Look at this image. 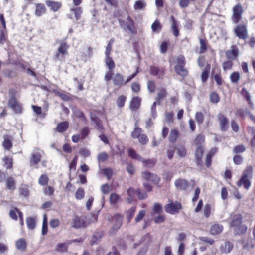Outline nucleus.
I'll return each instance as SVG.
<instances>
[{
  "mask_svg": "<svg viewBox=\"0 0 255 255\" xmlns=\"http://www.w3.org/2000/svg\"><path fill=\"white\" fill-rule=\"evenodd\" d=\"M223 229V227L221 225L214 224L210 229V233L213 235L218 234L222 231Z\"/></svg>",
  "mask_w": 255,
  "mask_h": 255,
  "instance_id": "nucleus-29",
  "label": "nucleus"
},
{
  "mask_svg": "<svg viewBox=\"0 0 255 255\" xmlns=\"http://www.w3.org/2000/svg\"><path fill=\"white\" fill-rule=\"evenodd\" d=\"M120 199L119 196L116 193H112L110 196V202L112 205L116 204L118 203Z\"/></svg>",
  "mask_w": 255,
  "mask_h": 255,
  "instance_id": "nucleus-48",
  "label": "nucleus"
},
{
  "mask_svg": "<svg viewBox=\"0 0 255 255\" xmlns=\"http://www.w3.org/2000/svg\"><path fill=\"white\" fill-rule=\"evenodd\" d=\"M89 224V223L86 220V218L84 216L75 217L73 219V227L75 228H85Z\"/></svg>",
  "mask_w": 255,
  "mask_h": 255,
  "instance_id": "nucleus-5",
  "label": "nucleus"
},
{
  "mask_svg": "<svg viewBox=\"0 0 255 255\" xmlns=\"http://www.w3.org/2000/svg\"><path fill=\"white\" fill-rule=\"evenodd\" d=\"M142 177L147 181H151L155 184H157L160 181V178L156 174L148 171L143 172Z\"/></svg>",
  "mask_w": 255,
  "mask_h": 255,
  "instance_id": "nucleus-6",
  "label": "nucleus"
},
{
  "mask_svg": "<svg viewBox=\"0 0 255 255\" xmlns=\"http://www.w3.org/2000/svg\"><path fill=\"white\" fill-rule=\"evenodd\" d=\"M69 46L66 42L60 44L57 51L53 56V59L55 61H62L65 59V56L68 55Z\"/></svg>",
  "mask_w": 255,
  "mask_h": 255,
  "instance_id": "nucleus-1",
  "label": "nucleus"
},
{
  "mask_svg": "<svg viewBox=\"0 0 255 255\" xmlns=\"http://www.w3.org/2000/svg\"><path fill=\"white\" fill-rule=\"evenodd\" d=\"M169 203L165 206V210L167 213L171 214H174L179 213L182 209V205L180 202L175 201L173 202L171 200H169Z\"/></svg>",
  "mask_w": 255,
  "mask_h": 255,
  "instance_id": "nucleus-2",
  "label": "nucleus"
},
{
  "mask_svg": "<svg viewBox=\"0 0 255 255\" xmlns=\"http://www.w3.org/2000/svg\"><path fill=\"white\" fill-rule=\"evenodd\" d=\"M187 153V150L183 146H180L177 148V154L181 157H184Z\"/></svg>",
  "mask_w": 255,
  "mask_h": 255,
  "instance_id": "nucleus-57",
  "label": "nucleus"
},
{
  "mask_svg": "<svg viewBox=\"0 0 255 255\" xmlns=\"http://www.w3.org/2000/svg\"><path fill=\"white\" fill-rule=\"evenodd\" d=\"M210 100L212 103L216 104L219 102L220 97L216 92L213 91L210 94Z\"/></svg>",
  "mask_w": 255,
  "mask_h": 255,
  "instance_id": "nucleus-40",
  "label": "nucleus"
},
{
  "mask_svg": "<svg viewBox=\"0 0 255 255\" xmlns=\"http://www.w3.org/2000/svg\"><path fill=\"white\" fill-rule=\"evenodd\" d=\"M113 84L119 87H121L125 85V82L124 80V76L120 73L115 74L113 78Z\"/></svg>",
  "mask_w": 255,
  "mask_h": 255,
  "instance_id": "nucleus-10",
  "label": "nucleus"
},
{
  "mask_svg": "<svg viewBox=\"0 0 255 255\" xmlns=\"http://www.w3.org/2000/svg\"><path fill=\"white\" fill-rule=\"evenodd\" d=\"M147 89L149 92L153 93L155 91V84L154 81L149 80L147 82Z\"/></svg>",
  "mask_w": 255,
  "mask_h": 255,
  "instance_id": "nucleus-58",
  "label": "nucleus"
},
{
  "mask_svg": "<svg viewBox=\"0 0 255 255\" xmlns=\"http://www.w3.org/2000/svg\"><path fill=\"white\" fill-rule=\"evenodd\" d=\"M68 244L66 243L58 244L56 246L55 251L60 252H66L68 248Z\"/></svg>",
  "mask_w": 255,
  "mask_h": 255,
  "instance_id": "nucleus-44",
  "label": "nucleus"
},
{
  "mask_svg": "<svg viewBox=\"0 0 255 255\" xmlns=\"http://www.w3.org/2000/svg\"><path fill=\"white\" fill-rule=\"evenodd\" d=\"M251 181L247 177L241 176L240 179L237 182L236 185L238 187H241L242 185L246 190H248L251 186Z\"/></svg>",
  "mask_w": 255,
  "mask_h": 255,
  "instance_id": "nucleus-15",
  "label": "nucleus"
},
{
  "mask_svg": "<svg viewBox=\"0 0 255 255\" xmlns=\"http://www.w3.org/2000/svg\"><path fill=\"white\" fill-rule=\"evenodd\" d=\"M205 137L202 134H198L195 138L194 143L197 146L201 145V144L204 142Z\"/></svg>",
  "mask_w": 255,
  "mask_h": 255,
  "instance_id": "nucleus-51",
  "label": "nucleus"
},
{
  "mask_svg": "<svg viewBox=\"0 0 255 255\" xmlns=\"http://www.w3.org/2000/svg\"><path fill=\"white\" fill-rule=\"evenodd\" d=\"M220 129L222 131L227 130L229 127V120L223 115H220L218 117Z\"/></svg>",
  "mask_w": 255,
  "mask_h": 255,
  "instance_id": "nucleus-12",
  "label": "nucleus"
},
{
  "mask_svg": "<svg viewBox=\"0 0 255 255\" xmlns=\"http://www.w3.org/2000/svg\"><path fill=\"white\" fill-rule=\"evenodd\" d=\"M41 156L38 152H33L31 153V157L30 159V164L31 165L36 164L41 160Z\"/></svg>",
  "mask_w": 255,
  "mask_h": 255,
  "instance_id": "nucleus-21",
  "label": "nucleus"
},
{
  "mask_svg": "<svg viewBox=\"0 0 255 255\" xmlns=\"http://www.w3.org/2000/svg\"><path fill=\"white\" fill-rule=\"evenodd\" d=\"M136 211V207L133 206L131 207L127 213V218L128 222H130L133 218L134 213Z\"/></svg>",
  "mask_w": 255,
  "mask_h": 255,
  "instance_id": "nucleus-35",
  "label": "nucleus"
},
{
  "mask_svg": "<svg viewBox=\"0 0 255 255\" xmlns=\"http://www.w3.org/2000/svg\"><path fill=\"white\" fill-rule=\"evenodd\" d=\"M244 10L243 7L240 4L235 5L233 8V15L232 19L234 23L239 22L242 18Z\"/></svg>",
  "mask_w": 255,
  "mask_h": 255,
  "instance_id": "nucleus-4",
  "label": "nucleus"
},
{
  "mask_svg": "<svg viewBox=\"0 0 255 255\" xmlns=\"http://www.w3.org/2000/svg\"><path fill=\"white\" fill-rule=\"evenodd\" d=\"M166 94V91L165 89L162 88L160 90V92L157 94L156 97V100L158 102V105H160V101L162 100L163 98L165 96Z\"/></svg>",
  "mask_w": 255,
  "mask_h": 255,
  "instance_id": "nucleus-43",
  "label": "nucleus"
},
{
  "mask_svg": "<svg viewBox=\"0 0 255 255\" xmlns=\"http://www.w3.org/2000/svg\"><path fill=\"white\" fill-rule=\"evenodd\" d=\"M16 246L18 250L21 251H25L26 248L25 240H17L16 242Z\"/></svg>",
  "mask_w": 255,
  "mask_h": 255,
  "instance_id": "nucleus-41",
  "label": "nucleus"
},
{
  "mask_svg": "<svg viewBox=\"0 0 255 255\" xmlns=\"http://www.w3.org/2000/svg\"><path fill=\"white\" fill-rule=\"evenodd\" d=\"M108 155L105 152L100 153L97 156V159L99 162H105L108 159Z\"/></svg>",
  "mask_w": 255,
  "mask_h": 255,
  "instance_id": "nucleus-52",
  "label": "nucleus"
},
{
  "mask_svg": "<svg viewBox=\"0 0 255 255\" xmlns=\"http://www.w3.org/2000/svg\"><path fill=\"white\" fill-rule=\"evenodd\" d=\"M126 100V97L124 95H121L120 96L116 102V103L117 104V106L120 107L122 108L124 107L125 105V102Z\"/></svg>",
  "mask_w": 255,
  "mask_h": 255,
  "instance_id": "nucleus-50",
  "label": "nucleus"
},
{
  "mask_svg": "<svg viewBox=\"0 0 255 255\" xmlns=\"http://www.w3.org/2000/svg\"><path fill=\"white\" fill-rule=\"evenodd\" d=\"M153 211L157 214L161 213L163 211L162 205L158 203H155L153 206Z\"/></svg>",
  "mask_w": 255,
  "mask_h": 255,
  "instance_id": "nucleus-55",
  "label": "nucleus"
},
{
  "mask_svg": "<svg viewBox=\"0 0 255 255\" xmlns=\"http://www.w3.org/2000/svg\"><path fill=\"white\" fill-rule=\"evenodd\" d=\"M49 178L46 174H42L39 178L38 182L41 185H46L47 184Z\"/></svg>",
  "mask_w": 255,
  "mask_h": 255,
  "instance_id": "nucleus-49",
  "label": "nucleus"
},
{
  "mask_svg": "<svg viewBox=\"0 0 255 255\" xmlns=\"http://www.w3.org/2000/svg\"><path fill=\"white\" fill-rule=\"evenodd\" d=\"M155 164V162L153 159H145L144 162H143L144 166L149 168L153 167L154 166Z\"/></svg>",
  "mask_w": 255,
  "mask_h": 255,
  "instance_id": "nucleus-63",
  "label": "nucleus"
},
{
  "mask_svg": "<svg viewBox=\"0 0 255 255\" xmlns=\"http://www.w3.org/2000/svg\"><path fill=\"white\" fill-rule=\"evenodd\" d=\"M69 123L68 122L65 121L59 123L56 127L57 130L60 133L65 131L68 128Z\"/></svg>",
  "mask_w": 255,
  "mask_h": 255,
  "instance_id": "nucleus-27",
  "label": "nucleus"
},
{
  "mask_svg": "<svg viewBox=\"0 0 255 255\" xmlns=\"http://www.w3.org/2000/svg\"><path fill=\"white\" fill-rule=\"evenodd\" d=\"M150 73L153 76H157L158 78H163L164 75V69L155 66H151L150 68Z\"/></svg>",
  "mask_w": 255,
  "mask_h": 255,
  "instance_id": "nucleus-9",
  "label": "nucleus"
},
{
  "mask_svg": "<svg viewBox=\"0 0 255 255\" xmlns=\"http://www.w3.org/2000/svg\"><path fill=\"white\" fill-rule=\"evenodd\" d=\"M170 19L172 21L171 30L172 33L175 37H178L179 35V31L178 29V22L174 18L173 16H171Z\"/></svg>",
  "mask_w": 255,
  "mask_h": 255,
  "instance_id": "nucleus-19",
  "label": "nucleus"
},
{
  "mask_svg": "<svg viewBox=\"0 0 255 255\" xmlns=\"http://www.w3.org/2000/svg\"><path fill=\"white\" fill-rule=\"evenodd\" d=\"M123 220V216L119 214H116L112 218V222L114 225L112 230L114 232L117 231L121 226Z\"/></svg>",
  "mask_w": 255,
  "mask_h": 255,
  "instance_id": "nucleus-8",
  "label": "nucleus"
},
{
  "mask_svg": "<svg viewBox=\"0 0 255 255\" xmlns=\"http://www.w3.org/2000/svg\"><path fill=\"white\" fill-rule=\"evenodd\" d=\"M241 95L246 99L248 102L249 104L251 103L250 95L248 91L245 88H242L241 92Z\"/></svg>",
  "mask_w": 255,
  "mask_h": 255,
  "instance_id": "nucleus-53",
  "label": "nucleus"
},
{
  "mask_svg": "<svg viewBox=\"0 0 255 255\" xmlns=\"http://www.w3.org/2000/svg\"><path fill=\"white\" fill-rule=\"evenodd\" d=\"M204 152V147L202 145L197 146L195 152L196 163L197 166H201L202 165V158Z\"/></svg>",
  "mask_w": 255,
  "mask_h": 255,
  "instance_id": "nucleus-7",
  "label": "nucleus"
},
{
  "mask_svg": "<svg viewBox=\"0 0 255 255\" xmlns=\"http://www.w3.org/2000/svg\"><path fill=\"white\" fill-rule=\"evenodd\" d=\"M207 40L205 39H200V46L199 52L200 53H204L206 51L207 49Z\"/></svg>",
  "mask_w": 255,
  "mask_h": 255,
  "instance_id": "nucleus-38",
  "label": "nucleus"
},
{
  "mask_svg": "<svg viewBox=\"0 0 255 255\" xmlns=\"http://www.w3.org/2000/svg\"><path fill=\"white\" fill-rule=\"evenodd\" d=\"M253 169L252 166H247L244 170L242 176L251 178L253 174Z\"/></svg>",
  "mask_w": 255,
  "mask_h": 255,
  "instance_id": "nucleus-37",
  "label": "nucleus"
},
{
  "mask_svg": "<svg viewBox=\"0 0 255 255\" xmlns=\"http://www.w3.org/2000/svg\"><path fill=\"white\" fill-rule=\"evenodd\" d=\"M105 63L110 71H112L115 67V64L110 55L105 56Z\"/></svg>",
  "mask_w": 255,
  "mask_h": 255,
  "instance_id": "nucleus-25",
  "label": "nucleus"
},
{
  "mask_svg": "<svg viewBox=\"0 0 255 255\" xmlns=\"http://www.w3.org/2000/svg\"><path fill=\"white\" fill-rule=\"evenodd\" d=\"M242 223V217L240 215H235L233 217V219L230 223V226L231 227L236 228L241 225Z\"/></svg>",
  "mask_w": 255,
  "mask_h": 255,
  "instance_id": "nucleus-20",
  "label": "nucleus"
},
{
  "mask_svg": "<svg viewBox=\"0 0 255 255\" xmlns=\"http://www.w3.org/2000/svg\"><path fill=\"white\" fill-rule=\"evenodd\" d=\"M142 129L138 127L134 128L133 131L131 132V136L133 138L138 139L141 135Z\"/></svg>",
  "mask_w": 255,
  "mask_h": 255,
  "instance_id": "nucleus-36",
  "label": "nucleus"
},
{
  "mask_svg": "<svg viewBox=\"0 0 255 255\" xmlns=\"http://www.w3.org/2000/svg\"><path fill=\"white\" fill-rule=\"evenodd\" d=\"M189 185L188 181L184 179H179L175 181V186L178 190H185Z\"/></svg>",
  "mask_w": 255,
  "mask_h": 255,
  "instance_id": "nucleus-13",
  "label": "nucleus"
},
{
  "mask_svg": "<svg viewBox=\"0 0 255 255\" xmlns=\"http://www.w3.org/2000/svg\"><path fill=\"white\" fill-rule=\"evenodd\" d=\"M46 4L48 7H50L54 12L58 11L61 6L60 3L50 0L46 1Z\"/></svg>",
  "mask_w": 255,
  "mask_h": 255,
  "instance_id": "nucleus-22",
  "label": "nucleus"
},
{
  "mask_svg": "<svg viewBox=\"0 0 255 255\" xmlns=\"http://www.w3.org/2000/svg\"><path fill=\"white\" fill-rule=\"evenodd\" d=\"M247 230V226L242 224L234 229V233L235 235H243L246 233Z\"/></svg>",
  "mask_w": 255,
  "mask_h": 255,
  "instance_id": "nucleus-24",
  "label": "nucleus"
},
{
  "mask_svg": "<svg viewBox=\"0 0 255 255\" xmlns=\"http://www.w3.org/2000/svg\"><path fill=\"white\" fill-rule=\"evenodd\" d=\"M26 224L29 229H34L36 226V219L32 217H28L26 219Z\"/></svg>",
  "mask_w": 255,
  "mask_h": 255,
  "instance_id": "nucleus-30",
  "label": "nucleus"
},
{
  "mask_svg": "<svg viewBox=\"0 0 255 255\" xmlns=\"http://www.w3.org/2000/svg\"><path fill=\"white\" fill-rule=\"evenodd\" d=\"M248 131L252 136V139L250 142L251 145L252 146H255V128L249 127L248 128Z\"/></svg>",
  "mask_w": 255,
  "mask_h": 255,
  "instance_id": "nucleus-42",
  "label": "nucleus"
},
{
  "mask_svg": "<svg viewBox=\"0 0 255 255\" xmlns=\"http://www.w3.org/2000/svg\"><path fill=\"white\" fill-rule=\"evenodd\" d=\"M6 188L10 190H14L16 188V183L15 180L13 177H10L7 178L6 180Z\"/></svg>",
  "mask_w": 255,
  "mask_h": 255,
  "instance_id": "nucleus-28",
  "label": "nucleus"
},
{
  "mask_svg": "<svg viewBox=\"0 0 255 255\" xmlns=\"http://www.w3.org/2000/svg\"><path fill=\"white\" fill-rule=\"evenodd\" d=\"M230 78L232 83H237L240 79V73L238 72H234L231 74Z\"/></svg>",
  "mask_w": 255,
  "mask_h": 255,
  "instance_id": "nucleus-45",
  "label": "nucleus"
},
{
  "mask_svg": "<svg viewBox=\"0 0 255 255\" xmlns=\"http://www.w3.org/2000/svg\"><path fill=\"white\" fill-rule=\"evenodd\" d=\"M45 7L42 4H38L36 5V8L35 10V14L38 16H40L45 12Z\"/></svg>",
  "mask_w": 255,
  "mask_h": 255,
  "instance_id": "nucleus-32",
  "label": "nucleus"
},
{
  "mask_svg": "<svg viewBox=\"0 0 255 255\" xmlns=\"http://www.w3.org/2000/svg\"><path fill=\"white\" fill-rule=\"evenodd\" d=\"M246 148L243 145H239L234 147L233 152L235 154H238L244 152Z\"/></svg>",
  "mask_w": 255,
  "mask_h": 255,
  "instance_id": "nucleus-56",
  "label": "nucleus"
},
{
  "mask_svg": "<svg viewBox=\"0 0 255 255\" xmlns=\"http://www.w3.org/2000/svg\"><path fill=\"white\" fill-rule=\"evenodd\" d=\"M238 54V49L236 45H232L231 49L227 50L225 52L226 57L230 60H235Z\"/></svg>",
  "mask_w": 255,
  "mask_h": 255,
  "instance_id": "nucleus-11",
  "label": "nucleus"
},
{
  "mask_svg": "<svg viewBox=\"0 0 255 255\" xmlns=\"http://www.w3.org/2000/svg\"><path fill=\"white\" fill-rule=\"evenodd\" d=\"M71 11L74 12L75 17L77 20L80 18L81 15L82 13V10L80 7L71 9Z\"/></svg>",
  "mask_w": 255,
  "mask_h": 255,
  "instance_id": "nucleus-54",
  "label": "nucleus"
},
{
  "mask_svg": "<svg viewBox=\"0 0 255 255\" xmlns=\"http://www.w3.org/2000/svg\"><path fill=\"white\" fill-rule=\"evenodd\" d=\"M174 70L177 74L182 77H185L188 75V71L185 68V65H176Z\"/></svg>",
  "mask_w": 255,
  "mask_h": 255,
  "instance_id": "nucleus-18",
  "label": "nucleus"
},
{
  "mask_svg": "<svg viewBox=\"0 0 255 255\" xmlns=\"http://www.w3.org/2000/svg\"><path fill=\"white\" fill-rule=\"evenodd\" d=\"M236 36L240 39L245 40L248 37L247 26L244 24L237 25L234 29Z\"/></svg>",
  "mask_w": 255,
  "mask_h": 255,
  "instance_id": "nucleus-3",
  "label": "nucleus"
},
{
  "mask_svg": "<svg viewBox=\"0 0 255 255\" xmlns=\"http://www.w3.org/2000/svg\"><path fill=\"white\" fill-rule=\"evenodd\" d=\"M85 192L82 188H79L75 193V198L78 200H81L84 197Z\"/></svg>",
  "mask_w": 255,
  "mask_h": 255,
  "instance_id": "nucleus-46",
  "label": "nucleus"
},
{
  "mask_svg": "<svg viewBox=\"0 0 255 255\" xmlns=\"http://www.w3.org/2000/svg\"><path fill=\"white\" fill-rule=\"evenodd\" d=\"M20 195L24 197H27L29 195V190L25 185H21L19 188Z\"/></svg>",
  "mask_w": 255,
  "mask_h": 255,
  "instance_id": "nucleus-47",
  "label": "nucleus"
},
{
  "mask_svg": "<svg viewBox=\"0 0 255 255\" xmlns=\"http://www.w3.org/2000/svg\"><path fill=\"white\" fill-rule=\"evenodd\" d=\"M2 161L4 162L3 166L7 169L12 168L13 159L12 158L6 156L2 159Z\"/></svg>",
  "mask_w": 255,
  "mask_h": 255,
  "instance_id": "nucleus-34",
  "label": "nucleus"
},
{
  "mask_svg": "<svg viewBox=\"0 0 255 255\" xmlns=\"http://www.w3.org/2000/svg\"><path fill=\"white\" fill-rule=\"evenodd\" d=\"M138 139L139 143L142 145H145L148 142V138L145 134H141Z\"/></svg>",
  "mask_w": 255,
  "mask_h": 255,
  "instance_id": "nucleus-64",
  "label": "nucleus"
},
{
  "mask_svg": "<svg viewBox=\"0 0 255 255\" xmlns=\"http://www.w3.org/2000/svg\"><path fill=\"white\" fill-rule=\"evenodd\" d=\"M128 195L129 196L128 202H130L132 199L137 194L136 191H135L133 188L130 187L127 191Z\"/></svg>",
  "mask_w": 255,
  "mask_h": 255,
  "instance_id": "nucleus-61",
  "label": "nucleus"
},
{
  "mask_svg": "<svg viewBox=\"0 0 255 255\" xmlns=\"http://www.w3.org/2000/svg\"><path fill=\"white\" fill-rule=\"evenodd\" d=\"M195 119L199 125L201 124L204 121V115L201 112H197L195 115Z\"/></svg>",
  "mask_w": 255,
  "mask_h": 255,
  "instance_id": "nucleus-60",
  "label": "nucleus"
},
{
  "mask_svg": "<svg viewBox=\"0 0 255 255\" xmlns=\"http://www.w3.org/2000/svg\"><path fill=\"white\" fill-rule=\"evenodd\" d=\"M3 141L2 146L5 150H9L12 147V137L9 135H5L3 136Z\"/></svg>",
  "mask_w": 255,
  "mask_h": 255,
  "instance_id": "nucleus-16",
  "label": "nucleus"
},
{
  "mask_svg": "<svg viewBox=\"0 0 255 255\" xmlns=\"http://www.w3.org/2000/svg\"><path fill=\"white\" fill-rule=\"evenodd\" d=\"M146 4L144 0H139L135 2L134 8L135 10H142L145 8Z\"/></svg>",
  "mask_w": 255,
  "mask_h": 255,
  "instance_id": "nucleus-33",
  "label": "nucleus"
},
{
  "mask_svg": "<svg viewBox=\"0 0 255 255\" xmlns=\"http://www.w3.org/2000/svg\"><path fill=\"white\" fill-rule=\"evenodd\" d=\"M118 22L120 27L122 28L124 30H128L132 34H135L136 33L137 31L135 26H133V28H131V30L128 27V22H126L124 20L121 19H119Z\"/></svg>",
  "mask_w": 255,
  "mask_h": 255,
  "instance_id": "nucleus-14",
  "label": "nucleus"
},
{
  "mask_svg": "<svg viewBox=\"0 0 255 255\" xmlns=\"http://www.w3.org/2000/svg\"><path fill=\"white\" fill-rule=\"evenodd\" d=\"M179 136V131L176 129H172L170 131L169 140L171 143H174L177 140Z\"/></svg>",
  "mask_w": 255,
  "mask_h": 255,
  "instance_id": "nucleus-31",
  "label": "nucleus"
},
{
  "mask_svg": "<svg viewBox=\"0 0 255 255\" xmlns=\"http://www.w3.org/2000/svg\"><path fill=\"white\" fill-rule=\"evenodd\" d=\"M146 214V211L145 210H141L139 211L137 215L135 217V221L136 223L141 221L143 217L145 216Z\"/></svg>",
  "mask_w": 255,
  "mask_h": 255,
  "instance_id": "nucleus-59",
  "label": "nucleus"
},
{
  "mask_svg": "<svg viewBox=\"0 0 255 255\" xmlns=\"http://www.w3.org/2000/svg\"><path fill=\"white\" fill-rule=\"evenodd\" d=\"M138 198L140 200H143L147 198L148 195L146 192H142L140 189L136 190Z\"/></svg>",
  "mask_w": 255,
  "mask_h": 255,
  "instance_id": "nucleus-62",
  "label": "nucleus"
},
{
  "mask_svg": "<svg viewBox=\"0 0 255 255\" xmlns=\"http://www.w3.org/2000/svg\"><path fill=\"white\" fill-rule=\"evenodd\" d=\"M141 98L139 97H134L130 102L129 107L132 111H136L139 109L140 106Z\"/></svg>",
  "mask_w": 255,
  "mask_h": 255,
  "instance_id": "nucleus-17",
  "label": "nucleus"
},
{
  "mask_svg": "<svg viewBox=\"0 0 255 255\" xmlns=\"http://www.w3.org/2000/svg\"><path fill=\"white\" fill-rule=\"evenodd\" d=\"M162 28L159 21L156 19L152 24L151 29L153 32H159Z\"/></svg>",
  "mask_w": 255,
  "mask_h": 255,
  "instance_id": "nucleus-39",
  "label": "nucleus"
},
{
  "mask_svg": "<svg viewBox=\"0 0 255 255\" xmlns=\"http://www.w3.org/2000/svg\"><path fill=\"white\" fill-rule=\"evenodd\" d=\"M233 244L231 242L227 241L225 242L224 245L221 246V250L223 253L227 254L230 253L233 249Z\"/></svg>",
  "mask_w": 255,
  "mask_h": 255,
  "instance_id": "nucleus-23",
  "label": "nucleus"
},
{
  "mask_svg": "<svg viewBox=\"0 0 255 255\" xmlns=\"http://www.w3.org/2000/svg\"><path fill=\"white\" fill-rule=\"evenodd\" d=\"M74 114L75 116L80 120L84 122L85 124H86L87 122V120L83 112H82L80 110L75 108L73 111Z\"/></svg>",
  "mask_w": 255,
  "mask_h": 255,
  "instance_id": "nucleus-26",
  "label": "nucleus"
}]
</instances>
